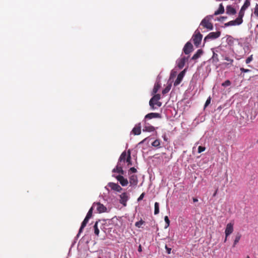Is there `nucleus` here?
Returning <instances> with one entry per match:
<instances>
[{
  "label": "nucleus",
  "instance_id": "obj_14",
  "mask_svg": "<svg viewBox=\"0 0 258 258\" xmlns=\"http://www.w3.org/2000/svg\"><path fill=\"white\" fill-rule=\"evenodd\" d=\"M121 163L118 162L116 168H114L112 170V172H117V173H120L121 174H123L124 173V171L122 170V167L121 166Z\"/></svg>",
  "mask_w": 258,
  "mask_h": 258
},
{
  "label": "nucleus",
  "instance_id": "obj_3",
  "mask_svg": "<svg viewBox=\"0 0 258 258\" xmlns=\"http://www.w3.org/2000/svg\"><path fill=\"white\" fill-rule=\"evenodd\" d=\"M221 35L220 31L210 32L204 38V41H206L209 39H215L220 37Z\"/></svg>",
  "mask_w": 258,
  "mask_h": 258
},
{
  "label": "nucleus",
  "instance_id": "obj_21",
  "mask_svg": "<svg viewBox=\"0 0 258 258\" xmlns=\"http://www.w3.org/2000/svg\"><path fill=\"white\" fill-rule=\"evenodd\" d=\"M224 12V8L222 4H220L219 5V9L216 11L214 13V15L216 16L219 14H222Z\"/></svg>",
  "mask_w": 258,
  "mask_h": 258
},
{
  "label": "nucleus",
  "instance_id": "obj_44",
  "mask_svg": "<svg viewBox=\"0 0 258 258\" xmlns=\"http://www.w3.org/2000/svg\"><path fill=\"white\" fill-rule=\"evenodd\" d=\"M145 196V193L144 192H143L141 195L139 197V198L138 199V201H141L143 199L144 197Z\"/></svg>",
  "mask_w": 258,
  "mask_h": 258
},
{
  "label": "nucleus",
  "instance_id": "obj_19",
  "mask_svg": "<svg viewBox=\"0 0 258 258\" xmlns=\"http://www.w3.org/2000/svg\"><path fill=\"white\" fill-rule=\"evenodd\" d=\"M203 51L202 49H200L197 50L196 53L192 56L191 57V59L192 60H197L199 57H201V56L203 54Z\"/></svg>",
  "mask_w": 258,
  "mask_h": 258
},
{
  "label": "nucleus",
  "instance_id": "obj_32",
  "mask_svg": "<svg viewBox=\"0 0 258 258\" xmlns=\"http://www.w3.org/2000/svg\"><path fill=\"white\" fill-rule=\"evenodd\" d=\"M160 85L159 83L155 84L153 90V92L156 94L158 92V90L160 89Z\"/></svg>",
  "mask_w": 258,
  "mask_h": 258
},
{
  "label": "nucleus",
  "instance_id": "obj_25",
  "mask_svg": "<svg viewBox=\"0 0 258 258\" xmlns=\"http://www.w3.org/2000/svg\"><path fill=\"white\" fill-rule=\"evenodd\" d=\"M161 98L160 95L159 94H155L150 100V103L152 104V102L155 101H159Z\"/></svg>",
  "mask_w": 258,
  "mask_h": 258
},
{
  "label": "nucleus",
  "instance_id": "obj_17",
  "mask_svg": "<svg viewBox=\"0 0 258 258\" xmlns=\"http://www.w3.org/2000/svg\"><path fill=\"white\" fill-rule=\"evenodd\" d=\"M138 177L136 175H133L130 177V183L133 185H136L138 184Z\"/></svg>",
  "mask_w": 258,
  "mask_h": 258
},
{
  "label": "nucleus",
  "instance_id": "obj_35",
  "mask_svg": "<svg viewBox=\"0 0 258 258\" xmlns=\"http://www.w3.org/2000/svg\"><path fill=\"white\" fill-rule=\"evenodd\" d=\"M93 207H91L90 210H89L86 217L87 218L90 219L92 217V213H93Z\"/></svg>",
  "mask_w": 258,
  "mask_h": 258
},
{
  "label": "nucleus",
  "instance_id": "obj_55",
  "mask_svg": "<svg viewBox=\"0 0 258 258\" xmlns=\"http://www.w3.org/2000/svg\"><path fill=\"white\" fill-rule=\"evenodd\" d=\"M246 258H250L249 256H247Z\"/></svg>",
  "mask_w": 258,
  "mask_h": 258
},
{
  "label": "nucleus",
  "instance_id": "obj_47",
  "mask_svg": "<svg viewBox=\"0 0 258 258\" xmlns=\"http://www.w3.org/2000/svg\"><path fill=\"white\" fill-rule=\"evenodd\" d=\"M130 171H131L133 173H136L137 170L135 167H131L130 169Z\"/></svg>",
  "mask_w": 258,
  "mask_h": 258
},
{
  "label": "nucleus",
  "instance_id": "obj_53",
  "mask_svg": "<svg viewBox=\"0 0 258 258\" xmlns=\"http://www.w3.org/2000/svg\"><path fill=\"white\" fill-rule=\"evenodd\" d=\"M217 56H218V55L217 54H216L215 53H213V57L214 58L216 57Z\"/></svg>",
  "mask_w": 258,
  "mask_h": 258
},
{
  "label": "nucleus",
  "instance_id": "obj_6",
  "mask_svg": "<svg viewBox=\"0 0 258 258\" xmlns=\"http://www.w3.org/2000/svg\"><path fill=\"white\" fill-rule=\"evenodd\" d=\"M185 74V69L181 71L177 76V77L174 83V86L178 85L182 81Z\"/></svg>",
  "mask_w": 258,
  "mask_h": 258
},
{
  "label": "nucleus",
  "instance_id": "obj_49",
  "mask_svg": "<svg viewBox=\"0 0 258 258\" xmlns=\"http://www.w3.org/2000/svg\"><path fill=\"white\" fill-rule=\"evenodd\" d=\"M192 200L194 203L198 202V199L196 198H193Z\"/></svg>",
  "mask_w": 258,
  "mask_h": 258
},
{
  "label": "nucleus",
  "instance_id": "obj_51",
  "mask_svg": "<svg viewBox=\"0 0 258 258\" xmlns=\"http://www.w3.org/2000/svg\"><path fill=\"white\" fill-rule=\"evenodd\" d=\"M217 191H218V188L216 190L215 192L213 194V197H215L216 196Z\"/></svg>",
  "mask_w": 258,
  "mask_h": 258
},
{
  "label": "nucleus",
  "instance_id": "obj_50",
  "mask_svg": "<svg viewBox=\"0 0 258 258\" xmlns=\"http://www.w3.org/2000/svg\"><path fill=\"white\" fill-rule=\"evenodd\" d=\"M163 138L164 141H167V138L165 135L163 136Z\"/></svg>",
  "mask_w": 258,
  "mask_h": 258
},
{
  "label": "nucleus",
  "instance_id": "obj_27",
  "mask_svg": "<svg viewBox=\"0 0 258 258\" xmlns=\"http://www.w3.org/2000/svg\"><path fill=\"white\" fill-rule=\"evenodd\" d=\"M250 5V0H245L243 5L242 6V7L241 8L245 10L246 9H247L249 7Z\"/></svg>",
  "mask_w": 258,
  "mask_h": 258
},
{
  "label": "nucleus",
  "instance_id": "obj_54",
  "mask_svg": "<svg viewBox=\"0 0 258 258\" xmlns=\"http://www.w3.org/2000/svg\"><path fill=\"white\" fill-rule=\"evenodd\" d=\"M256 27L258 28V24L256 26Z\"/></svg>",
  "mask_w": 258,
  "mask_h": 258
},
{
  "label": "nucleus",
  "instance_id": "obj_16",
  "mask_svg": "<svg viewBox=\"0 0 258 258\" xmlns=\"http://www.w3.org/2000/svg\"><path fill=\"white\" fill-rule=\"evenodd\" d=\"M245 10L241 8L240 11L238 13V16L236 18L241 24L243 23V17L244 16Z\"/></svg>",
  "mask_w": 258,
  "mask_h": 258
},
{
  "label": "nucleus",
  "instance_id": "obj_23",
  "mask_svg": "<svg viewBox=\"0 0 258 258\" xmlns=\"http://www.w3.org/2000/svg\"><path fill=\"white\" fill-rule=\"evenodd\" d=\"M155 127L152 125H145L143 128V132H152L155 131Z\"/></svg>",
  "mask_w": 258,
  "mask_h": 258
},
{
  "label": "nucleus",
  "instance_id": "obj_20",
  "mask_svg": "<svg viewBox=\"0 0 258 258\" xmlns=\"http://www.w3.org/2000/svg\"><path fill=\"white\" fill-rule=\"evenodd\" d=\"M186 59L187 58L185 57H183L178 60L177 66L180 69L183 68Z\"/></svg>",
  "mask_w": 258,
  "mask_h": 258
},
{
  "label": "nucleus",
  "instance_id": "obj_40",
  "mask_svg": "<svg viewBox=\"0 0 258 258\" xmlns=\"http://www.w3.org/2000/svg\"><path fill=\"white\" fill-rule=\"evenodd\" d=\"M252 55H251L249 56L245 60V62L246 64L249 63L252 60Z\"/></svg>",
  "mask_w": 258,
  "mask_h": 258
},
{
  "label": "nucleus",
  "instance_id": "obj_45",
  "mask_svg": "<svg viewBox=\"0 0 258 258\" xmlns=\"http://www.w3.org/2000/svg\"><path fill=\"white\" fill-rule=\"evenodd\" d=\"M149 105L152 110H154L156 108V107L155 106L156 105H154L153 102H152V104H151L150 101H149Z\"/></svg>",
  "mask_w": 258,
  "mask_h": 258
},
{
  "label": "nucleus",
  "instance_id": "obj_5",
  "mask_svg": "<svg viewBox=\"0 0 258 258\" xmlns=\"http://www.w3.org/2000/svg\"><path fill=\"white\" fill-rule=\"evenodd\" d=\"M93 207L96 208L97 212L99 213L105 212L107 210L106 207L100 203H94Z\"/></svg>",
  "mask_w": 258,
  "mask_h": 258
},
{
  "label": "nucleus",
  "instance_id": "obj_37",
  "mask_svg": "<svg viewBox=\"0 0 258 258\" xmlns=\"http://www.w3.org/2000/svg\"><path fill=\"white\" fill-rule=\"evenodd\" d=\"M205 149H206L205 147L200 146L198 147V152L199 153H200L204 151L205 150Z\"/></svg>",
  "mask_w": 258,
  "mask_h": 258
},
{
  "label": "nucleus",
  "instance_id": "obj_46",
  "mask_svg": "<svg viewBox=\"0 0 258 258\" xmlns=\"http://www.w3.org/2000/svg\"><path fill=\"white\" fill-rule=\"evenodd\" d=\"M165 249H166L168 254H170L171 253V248L168 247L166 245H165Z\"/></svg>",
  "mask_w": 258,
  "mask_h": 258
},
{
  "label": "nucleus",
  "instance_id": "obj_41",
  "mask_svg": "<svg viewBox=\"0 0 258 258\" xmlns=\"http://www.w3.org/2000/svg\"><path fill=\"white\" fill-rule=\"evenodd\" d=\"M154 105H156L158 107H160L162 105V103L159 101H155L153 102Z\"/></svg>",
  "mask_w": 258,
  "mask_h": 258
},
{
  "label": "nucleus",
  "instance_id": "obj_8",
  "mask_svg": "<svg viewBox=\"0 0 258 258\" xmlns=\"http://www.w3.org/2000/svg\"><path fill=\"white\" fill-rule=\"evenodd\" d=\"M193 50V46L192 44L189 42H187L184 45L183 51L186 54H189Z\"/></svg>",
  "mask_w": 258,
  "mask_h": 258
},
{
  "label": "nucleus",
  "instance_id": "obj_42",
  "mask_svg": "<svg viewBox=\"0 0 258 258\" xmlns=\"http://www.w3.org/2000/svg\"><path fill=\"white\" fill-rule=\"evenodd\" d=\"M240 71L242 72V73H247V72H249L250 71V70H248V69H245L243 68H241L240 69Z\"/></svg>",
  "mask_w": 258,
  "mask_h": 258
},
{
  "label": "nucleus",
  "instance_id": "obj_18",
  "mask_svg": "<svg viewBox=\"0 0 258 258\" xmlns=\"http://www.w3.org/2000/svg\"><path fill=\"white\" fill-rule=\"evenodd\" d=\"M127 156V152L126 153V151H123L119 157L118 162L121 163L123 162V163H124L125 161H126Z\"/></svg>",
  "mask_w": 258,
  "mask_h": 258
},
{
  "label": "nucleus",
  "instance_id": "obj_38",
  "mask_svg": "<svg viewBox=\"0 0 258 258\" xmlns=\"http://www.w3.org/2000/svg\"><path fill=\"white\" fill-rule=\"evenodd\" d=\"M231 84V82L229 80H226L225 82L222 84V86H228Z\"/></svg>",
  "mask_w": 258,
  "mask_h": 258
},
{
  "label": "nucleus",
  "instance_id": "obj_12",
  "mask_svg": "<svg viewBox=\"0 0 258 258\" xmlns=\"http://www.w3.org/2000/svg\"><path fill=\"white\" fill-rule=\"evenodd\" d=\"M132 133L134 135H139L141 133V123H139L136 125L133 129L132 131Z\"/></svg>",
  "mask_w": 258,
  "mask_h": 258
},
{
  "label": "nucleus",
  "instance_id": "obj_31",
  "mask_svg": "<svg viewBox=\"0 0 258 258\" xmlns=\"http://www.w3.org/2000/svg\"><path fill=\"white\" fill-rule=\"evenodd\" d=\"M152 145L155 147L160 148V142L159 140H155L152 143Z\"/></svg>",
  "mask_w": 258,
  "mask_h": 258
},
{
  "label": "nucleus",
  "instance_id": "obj_2",
  "mask_svg": "<svg viewBox=\"0 0 258 258\" xmlns=\"http://www.w3.org/2000/svg\"><path fill=\"white\" fill-rule=\"evenodd\" d=\"M202 38L203 35L201 34V32L197 30L192 36L193 42L196 47H199V45L201 44Z\"/></svg>",
  "mask_w": 258,
  "mask_h": 258
},
{
  "label": "nucleus",
  "instance_id": "obj_13",
  "mask_svg": "<svg viewBox=\"0 0 258 258\" xmlns=\"http://www.w3.org/2000/svg\"><path fill=\"white\" fill-rule=\"evenodd\" d=\"M226 14L229 15H233L236 13V10L230 5L226 7Z\"/></svg>",
  "mask_w": 258,
  "mask_h": 258
},
{
  "label": "nucleus",
  "instance_id": "obj_30",
  "mask_svg": "<svg viewBox=\"0 0 258 258\" xmlns=\"http://www.w3.org/2000/svg\"><path fill=\"white\" fill-rule=\"evenodd\" d=\"M98 223V221L96 222V223L94 226V233L95 234V235H96L97 236H98L99 234V230L97 226Z\"/></svg>",
  "mask_w": 258,
  "mask_h": 258
},
{
  "label": "nucleus",
  "instance_id": "obj_39",
  "mask_svg": "<svg viewBox=\"0 0 258 258\" xmlns=\"http://www.w3.org/2000/svg\"><path fill=\"white\" fill-rule=\"evenodd\" d=\"M254 14L258 17V5L256 4L254 8Z\"/></svg>",
  "mask_w": 258,
  "mask_h": 258
},
{
  "label": "nucleus",
  "instance_id": "obj_11",
  "mask_svg": "<svg viewBox=\"0 0 258 258\" xmlns=\"http://www.w3.org/2000/svg\"><path fill=\"white\" fill-rule=\"evenodd\" d=\"M108 186L111 188V189L115 191H120L122 189L121 186L117 183L110 182L108 184Z\"/></svg>",
  "mask_w": 258,
  "mask_h": 258
},
{
  "label": "nucleus",
  "instance_id": "obj_36",
  "mask_svg": "<svg viewBox=\"0 0 258 258\" xmlns=\"http://www.w3.org/2000/svg\"><path fill=\"white\" fill-rule=\"evenodd\" d=\"M164 221H165V222L166 223V225L165 226V228H167V227H169V226L170 225V220H169L168 216H166L164 217Z\"/></svg>",
  "mask_w": 258,
  "mask_h": 258
},
{
  "label": "nucleus",
  "instance_id": "obj_43",
  "mask_svg": "<svg viewBox=\"0 0 258 258\" xmlns=\"http://www.w3.org/2000/svg\"><path fill=\"white\" fill-rule=\"evenodd\" d=\"M211 102V98L209 97L208 99L206 100V103L205 104V107H207Z\"/></svg>",
  "mask_w": 258,
  "mask_h": 258
},
{
  "label": "nucleus",
  "instance_id": "obj_52",
  "mask_svg": "<svg viewBox=\"0 0 258 258\" xmlns=\"http://www.w3.org/2000/svg\"><path fill=\"white\" fill-rule=\"evenodd\" d=\"M138 251H142V246H141V245H140L139 246Z\"/></svg>",
  "mask_w": 258,
  "mask_h": 258
},
{
  "label": "nucleus",
  "instance_id": "obj_26",
  "mask_svg": "<svg viewBox=\"0 0 258 258\" xmlns=\"http://www.w3.org/2000/svg\"><path fill=\"white\" fill-rule=\"evenodd\" d=\"M241 237V235L240 233H237L235 236V240L234 241V243H233V247H235V245L237 244V243H238V242L239 241L240 239V238Z\"/></svg>",
  "mask_w": 258,
  "mask_h": 258
},
{
  "label": "nucleus",
  "instance_id": "obj_10",
  "mask_svg": "<svg viewBox=\"0 0 258 258\" xmlns=\"http://www.w3.org/2000/svg\"><path fill=\"white\" fill-rule=\"evenodd\" d=\"M153 118H161V115L158 113H150L145 116V120L150 119Z\"/></svg>",
  "mask_w": 258,
  "mask_h": 258
},
{
  "label": "nucleus",
  "instance_id": "obj_29",
  "mask_svg": "<svg viewBox=\"0 0 258 258\" xmlns=\"http://www.w3.org/2000/svg\"><path fill=\"white\" fill-rule=\"evenodd\" d=\"M154 214L157 215L159 213V204L156 202L154 205Z\"/></svg>",
  "mask_w": 258,
  "mask_h": 258
},
{
  "label": "nucleus",
  "instance_id": "obj_24",
  "mask_svg": "<svg viewBox=\"0 0 258 258\" xmlns=\"http://www.w3.org/2000/svg\"><path fill=\"white\" fill-rule=\"evenodd\" d=\"M131 150H128L127 151V156L126 159V162L127 163L128 166L132 165V162L131 161Z\"/></svg>",
  "mask_w": 258,
  "mask_h": 258
},
{
  "label": "nucleus",
  "instance_id": "obj_33",
  "mask_svg": "<svg viewBox=\"0 0 258 258\" xmlns=\"http://www.w3.org/2000/svg\"><path fill=\"white\" fill-rule=\"evenodd\" d=\"M225 60H227L228 62V63H225V64L227 66L229 64H230L231 66L232 65V63L233 62V59H231L228 57H225Z\"/></svg>",
  "mask_w": 258,
  "mask_h": 258
},
{
  "label": "nucleus",
  "instance_id": "obj_48",
  "mask_svg": "<svg viewBox=\"0 0 258 258\" xmlns=\"http://www.w3.org/2000/svg\"><path fill=\"white\" fill-rule=\"evenodd\" d=\"M226 19H227V17H220L219 19V20L220 21H223Z\"/></svg>",
  "mask_w": 258,
  "mask_h": 258
},
{
  "label": "nucleus",
  "instance_id": "obj_9",
  "mask_svg": "<svg viewBox=\"0 0 258 258\" xmlns=\"http://www.w3.org/2000/svg\"><path fill=\"white\" fill-rule=\"evenodd\" d=\"M116 178L119 181V183L122 186H126L128 183L127 179L124 178L122 175H117L116 176Z\"/></svg>",
  "mask_w": 258,
  "mask_h": 258
},
{
  "label": "nucleus",
  "instance_id": "obj_28",
  "mask_svg": "<svg viewBox=\"0 0 258 258\" xmlns=\"http://www.w3.org/2000/svg\"><path fill=\"white\" fill-rule=\"evenodd\" d=\"M171 84H169L163 90H162V94L163 95L166 94L171 89Z\"/></svg>",
  "mask_w": 258,
  "mask_h": 258
},
{
  "label": "nucleus",
  "instance_id": "obj_7",
  "mask_svg": "<svg viewBox=\"0 0 258 258\" xmlns=\"http://www.w3.org/2000/svg\"><path fill=\"white\" fill-rule=\"evenodd\" d=\"M119 202L120 204L123 205L124 206H126V202L128 201L129 197L127 192H123L120 195Z\"/></svg>",
  "mask_w": 258,
  "mask_h": 258
},
{
  "label": "nucleus",
  "instance_id": "obj_4",
  "mask_svg": "<svg viewBox=\"0 0 258 258\" xmlns=\"http://www.w3.org/2000/svg\"><path fill=\"white\" fill-rule=\"evenodd\" d=\"M233 225L234 224L232 223H229L227 224L225 231L226 237L224 240V242L226 241L227 237L233 232Z\"/></svg>",
  "mask_w": 258,
  "mask_h": 258
},
{
  "label": "nucleus",
  "instance_id": "obj_22",
  "mask_svg": "<svg viewBox=\"0 0 258 258\" xmlns=\"http://www.w3.org/2000/svg\"><path fill=\"white\" fill-rule=\"evenodd\" d=\"M90 219L87 218V217H85L84 220H83V222L82 223L81 226L80 228L79 234L82 232L84 227L86 226L88 222V221Z\"/></svg>",
  "mask_w": 258,
  "mask_h": 258
},
{
  "label": "nucleus",
  "instance_id": "obj_15",
  "mask_svg": "<svg viewBox=\"0 0 258 258\" xmlns=\"http://www.w3.org/2000/svg\"><path fill=\"white\" fill-rule=\"evenodd\" d=\"M241 24V23L236 19L235 20L230 21L224 24L225 27L230 26H235V25H239Z\"/></svg>",
  "mask_w": 258,
  "mask_h": 258
},
{
  "label": "nucleus",
  "instance_id": "obj_1",
  "mask_svg": "<svg viewBox=\"0 0 258 258\" xmlns=\"http://www.w3.org/2000/svg\"><path fill=\"white\" fill-rule=\"evenodd\" d=\"M214 15H208L205 17L201 21L199 28L202 29L206 28L207 30H212L213 29V25L211 22L212 19L213 18Z\"/></svg>",
  "mask_w": 258,
  "mask_h": 258
},
{
  "label": "nucleus",
  "instance_id": "obj_34",
  "mask_svg": "<svg viewBox=\"0 0 258 258\" xmlns=\"http://www.w3.org/2000/svg\"><path fill=\"white\" fill-rule=\"evenodd\" d=\"M144 223V221H143L142 219H141V220H140L139 221H138L135 223V226L137 227L140 228Z\"/></svg>",
  "mask_w": 258,
  "mask_h": 258
}]
</instances>
